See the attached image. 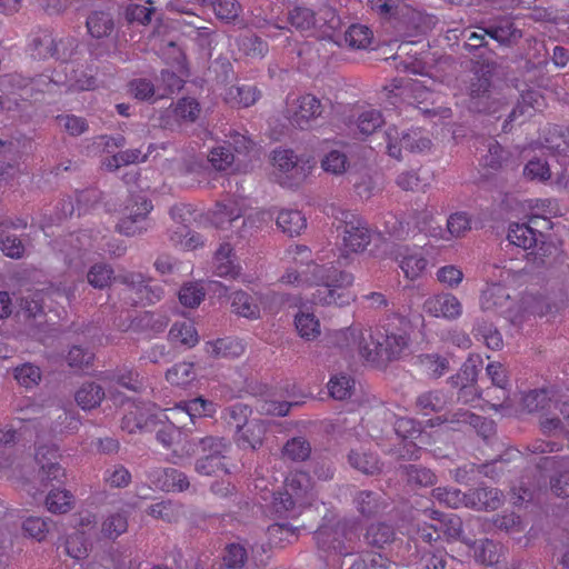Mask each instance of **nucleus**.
<instances>
[{
	"instance_id": "obj_1",
	"label": "nucleus",
	"mask_w": 569,
	"mask_h": 569,
	"mask_svg": "<svg viewBox=\"0 0 569 569\" xmlns=\"http://www.w3.org/2000/svg\"><path fill=\"white\" fill-rule=\"evenodd\" d=\"M362 528L356 518H342L332 525L320 526L315 535L318 550L327 556L347 557L359 552Z\"/></svg>"
},
{
	"instance_id": "obj_2",
	"label": "nucleus",
	"mask_w": 569,
	"mask_h": 569,
	"mask_svg": "<svg viewBox=\"0 0 569 569\" xmlns=\"http://www.w3.org/2000/svg\"><path fill=\"white\" fill-rule=\"evenodd\" d=\"M411 322L399 313H391L377 327L382 362L400 360L410 355Z\"/></svg>"
},
{
	"instance_id": "obj_3",
	"label": "nucleus",
	"mask_w": 569,
	"mask_h": 569,
	"mask_svg": "<svg viewBox=\"0 0 569 569\" xmlns=\"http://www.w3.org/2000/svg\"><path fill=\"white\" fill-rule=\"evenodd\" d=\"M507 106L506 98L493 90L490 76L482 71H476L468 87V110L500 118L499 113Z\"/></svg>"
},
{
	"instance_id": "obj_4",
	"label": "nucleus",
	"mask_w": 569,
	"mask_h": 569,
	"mask_svg": "<svg viewBox=\"0 0 569 569\" xmlns=\"http://www.w3.org/2000/svg\"><path fill=\"white\" fill-rule=\"evenodd\" d=\"M153 206L149 199L141 194H132L122 211L116 229L127 237H136L144 233L149 227L148 216Z\"/></svg>"
},
{
	"instance_id": "obj_5",
	"label": "nucleus",
	"mask_w": 569,
	"mask_h": 569,
	"mask_svg": "<svg viewBox=\"0 0 569 569\" xmlns=\"http://www.w3.org/2000/svg\"><path fill=\"white\" fill-rule=\"evenodd\" d=\"M388 153L397 159L401 157V150L406 149L410 152H425L430 150L431 140L422 133V131L415 129L408 132H399L396 128H389L385 132Z\"/></svg>"
},
{
	"instance_id": "obj_6",
	"label": "nucleus",
	"mask_w": 569,
	"mask_h": 569,
	"mask_svg": "<svg viewBox=\"0 0 569 569\" xmlns=\"http://www.w3.org/2000/svg\"><path fill=\"white\" fill-rule=\"evenodd\" d=\"M321 17L316 18L315 12L306 7H295L288 12V22L298 31H310L316 27L327 26L330 30H336L340 26V19L335 11L326 8L320 11Z\"/></svg>"
},
{
	"instance_id": "obj_7",
	"label": "nucleus",
	"mask_w": 569,
	"mask_h": 569,
	"mask_svg": "<svg viewBox=\"0 0 569 569\" xmlns=\"http://www.w3.org/2000/svg\"><path fill=\"white\" fill-rule=\"evenodd\" d=\"M348 341V347H353L359 355L369 362L380 363V346H378L377 328L372 330L363 329L359 326H352L343 333Z\"/></svg>"
},
{
	"instance_id": "obj_8",
	"label": "nucleus",
	"mask_w": 569,
	"mask_h": 569,
	"mask_svg": "<svg viewBox=\"0 0 569 569\" xmlns=\"http://www.w3.org/2000/svg\"><path fill=\"white\" fill-rule=\"evenodd\" d=\"M526 260L533 269H548L563 263L566 253L557 243L546 240L545 237L527 252Z\"/></svg>"
},
{
	"instance_id": "obj_9",
	"label": "nucleus",
	"mask_w": 569,
	"mask_h": 569,
	"mask_svg": "<svg viewBox=\"0 0 569 569\" xmlns=\"http://www.w3.org/2000/svg\"><path fill=\"white\" fill-rule=\"evenodd\" d=\"M321 101L312 96L306 94L297 100V106L288 111V119L293 127L301 130L310 129L322 113Z\"/></svg>"
},
{
	"instance_id": "obj_10",
	"label": "nucleus",
	"mask_w": 569,
	"mask_h": 569,
	"mask_svg": "<svg viewBox=\"0 0 569 569\" xmlns=\"http://www.w3.org/2000/svg\"><path fill=\"white\" fill-rule=\"evenodd\" d=\"M536 467L541 471H556L550 478L551 491L558 497H569V468L563 458L557 456L541 457L536 462Z\"/></svg>"
},
{
	"instance_id": "obj_11",
	"label": "nucleus",
	"mask_w": 569,
	"mask_h": 569,
	"mask_svg": "<svg viewBox=\"0 0 569 569\" xmlns=\"http://www.w3.org/2000/svg\"><path fill=\"white\" fill-rule=\"evenodd\" d=\"M33 56L39 59L54 58L67 61L71 51L64 46L63 39H57L51 31L43 30L32 40Z\"/></svg>"
},
{
	"instance_id": "obj_12",
	"label": "nucleus",
	"mask_w": 569,
	"mask_h": 569,
	"mask_svg": "<svg viewBox=\"0 0 569 569\" xmlns=\"http://www.w3.org/2000/svg\"><path fill=\"white\" fill-rule=\"evenodd\" d=\"M423 516L431 521L440 540L449 541L461 539L462 520L460 517L429 508L423 510Z\"/></svg>"
},
{
	"instance_id": "obj_13",
	"label": "nucleus",
	"mask_w": 569,
	"mask_h": 569,
	"mask_svg": "<svg viewBox=\"0 0 569 569\" xmlns=\"http://www.w3.org/2000/svg\"><path fill=\"white\" fill-rule=\"evenodd\" d=\"M543 107V97L536 90L525 91L517 106L509 112L502 130L508 132L515 121H523L527 118L532 117L537 111H540Z\"/></svg>"
},
{
	"instance_id": "obj_14",
	"label": "nucleus",
	"mask_w": 569,
	"mask_h": 569,
	"mask_svg": "<svg viewBox=\"0 0 569 569\" xmlns=\"http://www.w3.org/2000/svg\"><path fill=\"white\" fill-rule=\"evenodd\" d=\"M352 501L358 513L366 519L383 515L389 507L385 495L372 490L357 491Z\"/></svg>"
},
{
	"instance_id": "obj_15",
	"label": "nucleus",
	"mask_w": 569,
	"mask_h": 569,
	"mask_svg": "<svg viewBox=\"0 0 569 569\" xmlns=\"http://www.w3.org/2000/svg\"><path fill=\"white\" fill-rule=\"evenodd\" d=\"M480 306L483 311L502 315L511 310L513 300L505 286L500 283H491L482 290Z\"/></svg>"
},
{
	"instance_id": "obj_16",
	"label": "nucleus",
	"mask_w": 569,
	"mask_h": 569,
	"mask_svg": "<svg viewBox=\"0 0 569 569\" xmlns=\"http://www.w3.org/2000/svg\"><path fill=\"white\" fill-rule=\"evenodd\" d=\"M311 278H306L305 281L310 284L318 286H338L348 287L352 283L353 277L351 273L340 271L332 266L311 264L308 267Z\"/></svg>"
},
{
	"instance_id": "obj_17",
	"label": "nucleus",
	"mask_w": 569,
	"mask_h": 569,
	"mask_svg": "<svg viewBox=\"0 0 569 569\" xmlns=\"http://www.w3.org/2000/svg\"><path fill=\"white\" fill-rule=\"evenodd\" d=\"M502 498V492L496 488H473L466 492L465 506L478 511H493L500 508Z\"/></svg>"
},
{
	"instance_id": "obj_18",
	"label": "nucleus",
	"mask_w": 569,
	"mask_h": 569,
	"mask_svg": "<svg viewBox=\"0 0 569 569\" xmlns=\"http://www.w3.org/2000/svg\"><path fill=\"white\" fill-rule=\"evenodd\" d=\"M372 237L371 230L366 221L355 219L345 222L343 244L351 252H361L370 243Z\"/></svg>"
},
{
	"instance_id": "obj_19",
	"label": "nucleus",
	"mask_w": 569,
	"mask_h": 569,
	"mask_svg": "<svg viewBox=\"0 0 569 569\" xmlns=\"http://www.w3.org/2000/svg\"><path fill=\"white\" fill-rule=\"evenodd\" d=\"M423 309L433 317L457 319L462 312V306L457 297L451 293H441L426 300Z\"/></svg>"
},
{
	"instance_id": "obj_20",
	"label": "nucleus",
	"mask_w": 569,
	"mask_h": 569,
	"mask_svg": "<svg viewBox=\"0 0 569 569\" xmlns=\"http://www.w3.org/2000/svg\"><path fill=\"white\" fill-rule=\"evenodd\" d=\"M347 460L351 468L369 477L380 475L383 469L379 456L363 447L351 449L347 455Z\"/></svg>"
},
{
	"instance_id": "obj_21",
	"label": "nucleus",
	"mask_w": 569,
	"mask_h": 569,
	"mask_svg": "<svg viewBox=\"0 0 569 569\" xmlns=\"http://www.w3.org/2000/svg\"><path fill=\"white\" fill-rule=\"evenodd\" d=\"M156 406L151 403H144L142 406H136V409L130 411L123 418V426L133 432L136 429L140 431H152L158 426V417L154 413Z\"/></svg>"
},
{
	"instance_id": "obj_22",
	"label": "nucleus",
	"mask_w": 569,
	"mask_h": 569,
	"mask_svg": "<svg viewBox=\"0 0 569 569\" xmlns=\"http://www.w3.org/2000/svg\"><path fill=\"white\" fill-rule=\"evenodd\" d=\"M398 471L402 480L411 489L432 487L437 482L436 473L421 465H400Z\"/></svg>"
},
{
	"instance_id": "obj_23",
	"label": "nucleus",
	"mask_w": 569,
	"mask_h": 569,
	"mask_svg": "<svg viewBox=\"0 0 569 569\" xmlns=\"http://www.w3.org/2000/svg\"><path fill=\"white\" fill-rule=\"evenodd\" d=\"M389 19H393L395 27L409 36L417 32L423 21L421 12L406 3H396Z\"/></svg>"
},
{
	"instance_id": "obj_24",
	"label": "nucleus",
	"mask_w": 569,
	"mask_h": 569,
	"mask_svg": "<svg viewBox=\"0 0 569 569\" xmlns=\"http://www.w3.org/2000/svg\"><path fill=\"white\" fill-rule=\"evenodd\" d=\"M102 379L133 392H140L143 389L142 377L136 369L128 366L117 367L114 370L103 372Z\"/></svg>"
},
{
	"instance_id": "obj_25",
	"label": "nucleus",
	"mask_w": 569,
	"mask_h": 569,
	"mask_svg": "<svg viewBox=\"0 0 569 569\" xmlns=\"http://www.w3.org/2000/svg\"><path fill=\"white\" fill-rule=\"evenodd\" d=\"M117 280L134 290L139 295L140 300H147L149 303H153L157 300H160L161 289L160 288H151L147 283V279L142 273L137 272H128L124 274H120L117 277Z\"/></svg>"
},
{
	"instance_id": "obj_26",
	"label": "nucleus",
	"mask_w": 569,
	"mask_h": 569,
	"mask_svg": "<svg viewBox=\"0 0 569 569\" xmlns=\"http://www.w3.org/2000/svg\"><path fill=\"white\" fill-rule=\"evenodd\" d=\"M393 254L408 279L418 278L427 266V260L417 252H411L408 247L399 246L395 249Z\"/></svg>"
},
{
	"instance_id": "obj_27",
	"label": "nucleus",
	"mask_w": 569,
	"mask_h": 569,
	"mask_svg": "<svg viewBox=\"0 0 569 569\" xmlns=\"http://www.w3.org/2000/svg\"><path fill=\"white\" fill-rule=\"evenodd\" d=\"M266 432V423L262 420L253 419L244 425L241 431H237L236 442L241 449L257 450L261 447Z\"/></svg>"
},
{
	"instance_id": "obj_28",
	"label": "nucleus",
	"mask_w": 569,
	"mask_h": 569,
	"mask_svg": "<svg viewBox=\"0 0 569 569\" xmlns=\"http://www.w3.org/2000/svg\"><path fill=\"white\" fill-rule=\"evenodd\" d=\"M396 539L395 528L387 522H372L363 533V542L371 548L383 549Z\"/></svg>"
},
{
	"instance_id": "obj_29",
	"label": "nucleus",
	"mask_w": 569,
	"mask_h": 569,
	"mask_svg": "<svg viewBox=\"0 0 569 569\" xmlns=\"http://www.w3.org/2000/svg\"><path fill=\"white\" fill-rule=\"evenodd\" d=\"M191 445L196 448L193 452L199 456H212L227 458L226 453L230 448V442L223 437L204 436L191 439Z\"/></svg>"
},
{
	"instance_id": "obj_30",
	"label": "nucleus",
	"mask_w": 569,
	"mask_h": 569,
	"mask_svg": "<svg viewBox=\"0 0 569 569\" xmlns=\"http://www.w3.org/2000/svg\"><path fill=\"white\" fill-rule=\"evenodd\" d=\"M106 390L94 381L83 382L74 393V400L82 410L98 408L106 398Z\"/></svg>"
},
{
	"instance_id": "obj_31",
	"label": "nucleus",
	"mask_w": 569,
	"mask_h": 569,
	"mask_svg": "<svg viewBox=\"0 0 569 569\" xmlns=\"http://www.w3.org/2000/svg\"><path fill=\"white\" fill-rule=\"evenodd\" d=\"M540 238H545V234L526 223H511L507 234L510 244H515L525 250H531V248L537 244V241H540Z\"/></svg>"
},
{
	"instance_id": "obj_32",
	"label": "nucleus",
	"mask_w": 569,
	"mask_h": 569,
	"mask_svg": "<svg viewBox=\"0 0 569 569\" xmlns=\"http://www.w3.org/2000/svg\"><path fill=\"white\" fill-rule=\"evenodd\" d=\"M86 26L91 37L107 38L114 30L113 14L108 10H93L87 17Z\"/></svg>"
},
{
	"instance_id": "obj_33",
	"label": "nucleus",
	"mask_w": 569,
	"mask_h": 569,
	"mask_svg": "<svg viewBox=\"0 0 569 569\" xmlns=\"http://www.w3.org/2000/svg\"><path fill=\"white\" fill-rule=\"evenodd\" d=\"M278 228L288 237L300 236L307 228V219L299 210L283 209L277 217Z\"/></svg>"
},
{
	"instance_id": "obj_34",
	"label": "nucleus",
	"mask_w": 569,
	"mask_h": 569,
	"mask_svg": "<svg viewBox=\"0 0 569 569\" xmlns=\"http://www.w3.org/2000/svg\"><path fill=\"white\" fill-rule=\"evenodd\" d=\"M303 508L302 501L295 499L284 491L273 495L272 510L280 519H296L301 515Z\"/></svg>"
},
{
	"instance_id": "obj_35",
	"label": "nucleus",
	"mask_w": 569,
	"mask_h": 569,
	"mask_svg": "<svg viewBox=\"0 0 569 569\" xmlns=\"http://www.w3.org/2000/svg\"><path fill=\"white\" fill-rule=\"evenodd\" d=\"M168 323L167 316L146 311L134 317L130 327L137 332L160 333L167 328Z\"/></svg>"
},
{
	"instance_id": "obj_36",
	"label": "nucleus",
	"mask_w": 569,
	"mask_h": 569,
	"mask_svg": "<svg viewBox=\"0 0 569 569\" xmlns=\"http://www.w3.org/2000/svg\"><path fill=\"white\" fill-rule=\"evenodd\" d=\"M178 409L189 417L194 427V429L188 428L187 426L183 428H186L188 432L193 433V431L198 430L197 421L202 420V417L211 416L214 411V406L213 402L199 397L178 406Z\"/></svg>"
},
{
	"instance_id": "obj_37",
	"label": "nucleus",
	"mask_w": 569,
	"mask_h": 569,
	"mask_svg": "<svg viewBox=\"0 0 569 569\" xmlns=\"http://www.w3.org/2000/svg\"><path fill=\"white\" fill-rule=\"evenodd\" d=\"M299 532V527L290 522H276L267 529L269 543L274 547H283L284 543L293 542Z\"/></svg>"
},
{
	"instance_id": "obj_38",
	"label": "nucleus",
	"mask_w": 569,
	"mask_h": 569,
	"mask_svg": "<svg viewBox=\"0 0 569 569\" xmlns=\"http://www.w3.org/2000/svg\"><path fill=\"white\" fill-rule=\"evenodd\" d=\"M231 309L232 312L244 318L257 319L260 317L259 306L249 293L241 290L231 295Z\"/></svg>"
},
{
	"instance_id": "obj_39",
	"label": "nucleus",
	"mask_w": 569,
	"mask_h": 569,
	"mask_svg": "<svg viewBox=\"0 0 569 569\" xmlns=\"http://www.w3.org/2000/svg\"><path fill=\"white\" fill-rule=\"evenodd\" d=\"M310 488V480L307 473L297 472L290 475L284 482L283 491L297 500L302 501L306 507L308 503L307 495Z\"/></svg>"
},
{
	"instance_id": "obj_40",
	"label": "nucleus",
	"mask_w": 569,
	"mask_h": 569,
	"mask_svg": "<svg viewBox=\"0 0 569 569\" xmlns=\"http://www.w3.org/2000/svg\"><path fill=\"white\" fill-rule=\"evenodd\" d=\"M522 38V31L506 18L496 20L495 40L505 47H512Z\"/></svg>"
},
{
	"instance_id": "obj_41",
	"label": "nucleus",
	"mask_w": 569,
	"mask_h": 569,
	"mask_svg": "<svg viewBox=\"0 0 569 569\" xmlns=\"http://www.w3.org/2000/svg\"><path fill=\"white\" fill-rule=\"evenodd\" d=\"M232 248L229 243L220 244L213 259L214 273L219 277H234L237 268L231 259Z\"/></svg>"
},
{
	"instance_id": "obj_42",
	"label": "nucleus",
	"mask_w": 569,
	"mask_h": 569,
	"mask_svg": "<svg viewBox=\"0 0 569 569\" xmlns=\"http://www.w3.org/2000/svg\"><path fill=\"white\" fill-rule=\"evenodd\" d=\"M87 280L94 289L102 290L110 287L112 280H117V277H114V271L110 264L96 263L90 267Z\"/></svg>"
},
{
	"instance_id": "obj_43",
	"label": "nucleus",
	"mask_w": 569,
	"mask_h": 569,
	"mask_svg": "<svg viewBox=\"0 0 569 569\" xmlns=\"http://www.w3.org/2000/svg\"><path fill=\"white\" fill-rule=\"evenodd\" d=\"M475 558L477 561L492 566L499 562L501 547L490 539L473 542Z\"/></svg>"
},
{
	"instance_id": "obj_44",
	"label": "nucleus",
	"mask_w": 569,
	"mask_h": 569,
	"mask_svg": "<svg viewBox=\"0 0 569 569\" xmlns=\"http://www.w3.org/2000/svg\"><path fill=\"white\" fill-rule=\"evenodd\" d=\"M443 400L440 391L430 390L420 393L415 401V409L423 416L441 411Z\"/></svg>"
},
{
	"instance_id": "obj_45",
	"label": "nucleus",
	"mask_w": 569,
	"mask_h": 569,
	"mask_svg": "<svg viewBox=\"0 0 569 569\" xmlns=\"http://www.w3.org/2000/svg\"><path fill=\"white\" fill-rule=\"evenodd\" d=\"M393 413L382 411L369 422V435L376 440L389 439L392 435Z\"/></svg>"
},
{
	"instance_id": "obj_46",
	"label": "nucleus",
	"mask_w": 569,
	"mask_h": 569,
	"mask_svg": "<svg viewBox=\"0 0 569 569\" xmlns=\"http://www.w3.org/2000/svg\"><path fill=\"white\" fill-rule=\"evenodd\" d=\"M169 339L191 348L198 343V332L191 322H177L169 331Z\"/></svg>"
},
{
	"instance_id": "obj_47",
	"label": "nucleus",
	"mask_w": 569,
	"mask_h": 569,
	"mask_svg": "<svg viewBox=\"0 0 569 569\" xmlns=\"http://www.w3.org/2000/svg\"><path fill=\"white\" fill-rule=\"evenodd\" d=\"M226 458L199 456L194 461V471L201 476L213 477L220 472L227 473Z\"/></svg>"
},
{
	"instance_id": "obj_48",
	"label": "nucleus",
	"mask_w": 569,
	"mask_h": 569,
	"mask_svg": "<svg viewBox=\"0 0 569 569\" xmlns=\"http://www.w3.org/2000/svg\"><path fill=\"white\" fill-rule=\"evenodd\" d=\"M393 563L380 553L365 552L352 561L347 569H391Z\"/></svg>"
},
{
	"instance_id": "obj_49",
	"label": "nucleus",
	"mask_w": 569,
	"mask_h": 569,
	"mask_svg": "<svg viewBox=\"0 0 569 569\" xmlns=\"http://www.w3.org/2000/svg\"><path fill=\"white\" fill-rule=\"evenodd\" d=\"M422 429L420 422L409 417H397L393 415L392 433L400 439H416L420 436Z\"/></svg>"
},
{
	"instance_id": "obj_50",
	"label": "nucleus",
	"mask_w": 569,
	"mask_h": 569,
	"mask_svg": "<svg viewBox=\"0 0 569 569\" xmlns=\"http://www.w3.org/2000/svg\"><path fill=\"white\" fill-rule=\"evenodd\" d=\"M282 453L292 461H305L310 457L311 445L303 437H295L286 442Z\"/></svg>"
},
{
	"instance_id": "obj_51",
	"label": "nucleus",
	"mask_w": 569,
	"mask_h": 569,
	"mask_svg": "<svg viewBox=\"0 0 569 569\" xmlns=\"http://www.w3.org/2000/svg\"><path fill=\"white\" fill-rule=\"evenodd\" d=\"M72 498L68 490L51 489L46 498L47 509L52 513H66L71 509Z\"/></svg>"
},
{
	"instance_id": "obj_52",
	"label": "nucleus",
	"mask_w": 569,
	"mask_h": 569,
	"mask_svg": "<svg viewBox=\"0 0 569 569\" xmlns=\"http://www.w3.org/2000/svg\"><path fill=\"white\" fill-rule=\"evenodd\" d=\"M241 216V209L234 202L217 203L211 220L218 228H224V223H232Z\"/></svg>"
},
{
	"instance_id": "obj_53",
	"label": "nucleus",
	"mask_w": 569,
	"mask_h": 569,
	"mask_svg": "<svg viewBox=\"0 0 569 569\" xmlns=\"http://www.w3.org/2000/svg\"><path fill=\"white\" fill-rule=\"evenodd\" d=\"M372 38V31L362 24H352L345 33V41L355 49L367 48Z\"/></svg>"
},
{
	"instance_id": "obj_54",
	"label": "nucleus",
	"mask_w": 569,
	"mask_h": 569,
	"mask_svg": "<svg viewBox=\"0 0 569 569\" xmlns=\"http://www.w3.org/2000/svg\"><path fill=\"white\" fill-rule=\"evenodd\" d=\"M295 325L299 336L306 340L315 339L320 335L319 321L312 313H298L295 318Z\"/></svg>"
},
{
	"instance_id": "obj_55",
	"label": "nucleus",
	"mask_w": 569,
	"mask_h": 569,
	"mask_svg": "<svg viewBox=\"0 0 569 569\" xmlns=\"http://www.w3.org/2000/svg\"><path fill=\"white\" fill-rule=\"evenodd\" d=\"M148 513L167 522H177L181 516V507L172 501H160L151 505Z\"/></svg>"
},
{
	"instance_id": "obj_56",
	"label": "nucleus",
	"mask_w": 569,
	"mask_h": 569,
	"mask_svg": "<svg viewBox=\"0 0 569 569\" xmlns=\"http://www.w3.org/2000/svg\"><path fill=\"white\" fill-rule=\"evenodd\" d=\"M385 123L380 111L370 109L361 112L357 120V128L363 136L372 134Z\"/></svg>"
},
{
	"instance_id": "obj_57",
	"label": "nucleus",
	"mask_w": 569,
	"mask_h": 569,
	"mask_svg": "<svg viewBox=\"0 0 569 569\" xmlns=\"http://www.w3.org/2000/svg\"><path fill=\"white\" fill-rule=\"evenodd\" d=\"M193 378V363L191 362H179L166 372V379L174 386H184Z\"/></svg>"
},
{
	"instance_id": "obj_58",
	"label": "nucleus",
	"mask_w": 569,
	"mask_h": 569,
	"mask_svg": "<svg viewBox=\"0 0 569 569\" xmlns=\"http://www.w3.org/2000/svg\"><path fill=\"white\" fill-rule=\"evenodd\" d=\"M447 230L453 238L465 237L471 230V218L467 212H455L447 220Z\"/></svg>"
},
{
	"instance_id": "obj_59",
	"label": "nucleus",
	"mask_w": 569,
	"mask_h": 569,
	"mask_svg": "<svg viewBox=\"0 0 569 569\" xmlns=\"http://www.w3.org/2000/svg\"><path fill=\"white\" fill-rule=\"evenodd\" d=\"M128 529V520L123 513L109 516L102 523L101 532L109 539H116Z\"/></svg>"
},
{
	"instance_id": "obj_60",
	"label": "nucleus",
	"mask_w": 569,
	"mask_h": 569,
	"mask_svg": "<svg viewBox=\"0 0 569 569\" xmlns=\"http://www.w3.org/2000/svg\"><path fill=\"white\" fill-rule=\"evenodd\" d=\"M14 379L24 388L38 386L41 380L40 368L31 363H23L14 369Z\"/></svg>"
},
{
	"instance_id": "obj_61",
	"label": "nucleus",
	"mask_w": 569,
	"mask_h": 569,
	"mask_svg": "<svg viewBox=\"0 0 569 569\" xmlns=\"http://www.w3.org/2000/svg\"><path fill=\"white\" fill-rule=\"evenodd\" d=\"M152 431H156V439L164 448H171L180 438V430L171 422L158 420V426Z\"/></svg>"
},
{
	"instance_id": "obj_62",
	"label": "nucleus",
	"mask_w": 569,
	"mask_h": 569,
	"mask_svg": "<svg viewBox=\"0 0 569 569\" xmlns=\"http://www.w3.org/2000/svg\"><path fill=\"white\" fill-rule=\"evenodd\" d=\"M212 9L219 20L229 23L239 17L241 6L237 0H216Z\"/></svg>"
},
{
	"instance_id": "obj_63",
	"label": "nucleus",
	"mask_w": 569,
	"mask_h": 569,
	"mask_svg": "<svg viewBox=\"0 0 569 569\" xmlns=\"http://www.w3.org/2000/svg\"><path fill=\"white\" fill-rule=\"evenodd\" d=\"M432 497L439 502L450 507V508H459L460 506H465L466 492H461L459 489H448V488H435L432 490Z\"/></svg>"
},
{
	"instance_id": "obj_64",
	"label": "nucleus",
	"mask_w": 569,
	"mask_h": 569,
	"mask_svg": "<svg viewBox=\"0 0 569 569\" xmlns=\"http://www.w3.org/2000/svg\"><path fill=\"white\" fill-rule=\"evenodd\" d=\"M56 120L72 137L81 136L89 129L87 120L74 114H59Z\"/></svg>"
}]
</instances>
